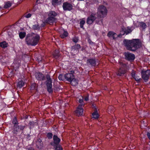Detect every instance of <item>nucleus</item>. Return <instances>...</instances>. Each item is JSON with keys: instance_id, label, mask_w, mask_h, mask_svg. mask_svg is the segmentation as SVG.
<instances>
[{"instance_id": "nucleus-13", "label": "nucleus", "mask_w": 150, "mask_h": 150, "mask_svg": "<svg viewBox=\"0 0 150 150\" xmlns=\"http://www.w3.org/2000/svg\"><path fill=\"white\" fill-rule=\"evenodd\" d=\"M107 36L113 40H115L117 37V34L112 31H110L108 33Z\"/></svg>"}, {"instance_id": "nucleus-9", "label": "nucleus", "mask_w": 150, "mask_h": 150, "mask_svg": "<svg viewBox=\"0 0 150 150\" xmlns=\"http://www.w3.org/2000/svg\"><path fill=\"white\" fill-rule=\"evenodd\" d=\"M53 142H51L50 144L55 146L56 145H58L60 141V139L57 135H54L53 137Z\"/></svg>"}, {"instance_id": "nucleus-49", "label": "nucleus", "mask_w": 150, "mask_h": 150, "mask_svg": "<svg viewBox=\"0 0 150 150\" xmlns=\"http://www.w3.org/2000/svg\"><path fill=\"white\" fill-rule=\"evenodd\" d=\"M28 150H35L32 147L29 148L28 149Z\"/></svg>"}, {"instance_id": "nucleus-31", "label": "nucleus", "mask_w": 150, "mask_h": 150, "mask_svg": "<svg viewBox=\"0 0 150 150\" xmlns=\"http://www.w3.org/2000/svg\"><path fill=\"white\" fill-rule=\"evenodd\" d=\"M26 33L24 32H21L19 33V36L21 39H23L25 36Z\"/></svg>"}, {"instance_id": "nucleus-33", "label": "nucleus", "mask_w": 150, "mask_h": 150, "mask_svg": "<svg viewBox=\"0 0 150 150\" xmlns=\"http://www.w3.org/2000/svg\"><path fill=\"white\" fill-rule=\"evenodd\" d=\"M58 78L60 80H62L64 81H65L64 75L63 76L62 74H60L58 76Z\"/></svg>"}, {"instance_id": "nucleus-40", "label": "nucleus", "mask_w": 150, "mask_h": 150, "mask_svg": "<svg viewBox=\"0 0 150 150\" xmlns=\"http://www.w3.org/2000/svg\"><path fill=\"white\" fill-rule=\"evenodd\" d=\"M78 38L77 37H74L72 39L73 41L75 43L77 42L78 41Z\"/></svg>"}, {"instance_id": "nucleus-16", "label": "nucleus", "mask_w": 150, "mask_h": 150, "mask_svg": "<svg viewBox=\"0 0 150 150\" xmlns=\"http://www.w3.org/2000/svg\"><path fill=\"white\" fill-rule=\"evenodd\" d=\"M56 18L49 17L45 20V23L51 25L54 22H56Z\"/></svg>"}, {"instance_id": "nucleus-46", "label": "nucleus", "mask_w": 150, "mask_h": 150, "mask_svg": "<svg viewBox=\"0 0 150 150\" xmlns=\"http://www.w3.org/2000/svg\"><path fill=\"white\" fill-rule=\"evenodd\" d=\"M132 77H133V78L135 77L136 76L135 74V72H133L132 73Z\"/></svg>"}, {"instance_id": "nucleus-28", "label": "nucleus", "mask_w": 150, "mask_h": 150, "mask_svg": "<svg viewBox=\"0 0 150 150\" xmlns=\"http://www.w3.org/2000/svg\"><path fill=\"white\" fill-rule=\"evenodd\" d=\"M12 4L10 1H7L5 3L4 6V8H7L10 7L11 6Z\"/></svg>"}, {"instance_id": "nucleus-48", "label": "nucleus", "mask_w": 150, "mask_h": 150, "mask_svg": "<svg viewBox=\"0 0 150 150\" xmlns=\"http://www.w3.org/2000/svg\"><path fill=\"white\" fill-rule=\"evenodd\" d=\"M147 136L149 138V139L150 140V132H148L147 133Z\"/></svg>"}, {"instance_id": "nucleus-32", "label": "nucleus", "mask_w": 150, "mask_h": 150, "mask_svg": "<svg viewBox=\"0 0 150 150\" xmlns=\"http://www.w3.org/2000/svg\"><path fill=\"white\" fill-rule=\"evenodd\" d=\"M92 117L95 119H97L98 118V115L97 112H93L92 114Z\"/></svg>"}, {"instance_id": "nucleus-29", "label": "nucleus", "mask_w": 150, "mask_h": 150, "mask_svg": "<svg viewBox=\"0 0 150 150\" xmlns=\"http://www.w3.org/2000/svg\"><path fill=\"white\" fill-rule=\"evenodd\" d=\"M96 23L100 25L103 24V19L101 18H98L96 21Z\"/></svg>"}, {"instance_id": "nucleus-24", "label": "nucleus", "mask_w": 150, "mask_h": 150, "mask_svg": "<svg viewBox=\"0 0 150 150\" xmlns=\"http://www.w3.org/2000/svg\"><path fill=\"white\" fill-rule=\"evenodd\" d=\"M36 145L38 148H40L42 146V142L40 139H39L37 140Z\"/></svg>"}, {"instance_id": "nucleus-30", "label": "nucleus", "mask_w": 150, "mask_h": 150, "mask_svg": "<svg viewBox=\"0 0 150 150\" xmlns=\"http://www.w3.org/2000/svg\"><path fill=\"white\" fill-rule=\"evenodd\" d=\"M139 24L140 26L143 29H144L146 27V25L143 22H139Z\"/></svg>"}, {"instance_id": "nucleus-44", "label": "nucleus", "mask_w": 150, "mask_h": 150, "mask_svg": "<svg viewBox=\"0 0 150 150\" xmlns=\"http://www.w3.org/2000/svg\"><path fill=\"white\" fill-rule=\"evenodd\" d=\"M31 16V14L30 13H28L25 16V17L27 18H29Z\"/></svg>"}, {"instance_id": "nucleus-51", "label": "nucleus", "mask_w": 150, "mask_h": 150, "mask_svg": "<svg viewBox=\"0 0 150 150\" xmlns=\"http://www.w3.org/2000/svg\"><path fill=\"white\" fill-rule=\"evenodd\" d=\"M117 37H121V36H122V35H120V34H119L118 35H117Z\"/></svg>"}, {"instance_id": "nucleus-37", "label": "nucleus", "mask_w": 150, "mask_h": 150, "mask_svg": "<svg viewBox=\"0 0 150 150\" xmlns=\"http://www.w3.org/2000/svg\"><path fill=\"white\" fill-rule=\"evenodd\" d=\"M32 28L34 30H37L39 28V27L38 24L33 25Z\"/></svg>"}, {"instance_id": "nucleus-1", "label": "nucleus", "mask_w": 150, "mask_h": 150, "mask_svg": "<svg viewBox=\"0 0 150 150\" xmlns=\"http://www.w3.org/2000/svg\"><path fill=\"white\" fill-rule=\"evenodd\" d=\"M126 49L130 51H134L141 46V42L139 39L132 40H124L123 42Z\"/></svg>"}, {"instance_id": "nucleus-11", "label": "nucleus", "mask_w": 150, "mask_h": 150, "mask_svg": "<svg viewBox=\"0 0 150 150\" xmlns=\"http://www.w3.org/2000/svg\"><path fill=\"white\" fill-rule=\"evenodd\" d=\"M74 76L72 73H67L64 74L65 81L70 82Z\"/></svg>"}, {"instance_id": "nucleus-34", "label": "nucleus", "mask_w": 150, "mask_h": 150, "mask_svg": "<svg viewBox=\"0 0 150 150\" xmlns=\"http://www.w3.org/2000/svg\"><path fill=\"white\" fill-rule=\"evenodd\" d=\"M12 123L14 124V125H18L17 124H18V122L16 118L15 117L13 119Z\"/></svg>"}, {"instance_id": "nucleus-8", "label": "nucleus", "mask_w": 150, "mask_h": 150, "mask_svg": "<svg viewBox=\"0 0 150 150\" xmlns=\"http://www.w3.org/2000/svg\"><path fill=\"white\" fill-rule=\"evenodd\" d=\"M124 55L125 59L129 61H133L135 58L134 55L130 52H125L124 53Z\"/></svg>"}, {"instance_id": "nucleus-22", "label": "nucleus", "mask_w": 150, "mask_h": 150, "mask_svg": "<svg viewBox=\"0 0 150 150\" xmlns=\"http://www.w3.org/2000/svg\"><path fill=\"white\" fill-rule=\"evenodd\" d=\"M48 15L49 17L54 18V17L57 16V14L55 11H51L50 12Z\"/></svg>"}, {"instance_id": "nucleus-4", "label": "nucleus", "mask_w": 150, "mask_h": 150, "mask_svg": "<svg viewBox=\"0 0 150 150\" xmlns=\"http://www.w3.org/2000/svg\"><path fill=\"white\" fill-rule=\"evenodd\" d=\"M46 78L47 79L46 85L47 91L49 93H52L53 92L52 80L49 74L46 75Z\"/></svg>"}, {"instance_id": "nucleus-21", "label": "nucleus", "mask_w": 150, "mask_h": 150, "mask_svg": "<svg viewBox=\"0 0 150 150\" xmlns=\"http://www.w3.org/2000/svg\"><path fill=\"white\" fill-rule=\"evenodd\" d=\"M24 85V82L22 80L17 82V86L18 88H20L23 87Z\"/></svg>"}, {"instance_id": "nucleus-14", "label": "nucleus", "mask_w": 150, "mask_h": 150, "mask_svg": "<svg viewBox=\"0 0 150 150\" xmlns=\"http://www.w3.org/2000/svg\"><path fill=\"white\" fill-rule=\"evenodd\" d=\"M36 78L38 80H43L45 79V76L43 74L38 72H36L35 74Z\"/></svg>"}, {"instance_id": "nucleus-12", "label": "nucleus", "mask_w": 150, "mask_h": 150, "mask_svg": "<svg viewBox=\"0 0 150 150\" xmlns=\"http://www.w3.org/2000/svg\"><path fill=\"white\" fill-rule=\"evenodd\" d=\"M82 106V105H79L75 111L76 115L78 116L82 115L83 113V110Z\"/></svg>"}, {"instance_id": "nucleus-18", "label": "nucleus", "mask_w": 150, "mask_h": 150, "mask_svg": "<svg viewBox=\"0 0 150 150\" xmlns=\"http://www.w3.org/2000/svg\"><path fill=\"white\" fill-rule=\"evenodd\" d=\"M62 0H52V4L53 6H55L59 5L62 3Z\"/></svg>"}, {"instance_id": "nucleus-17", "label": "nucleus", "mask_w": 150, "mask_h": 150, "mask_svg": "<svg viewBox=\"0 0 150 150\" xmlns=\"http://www.w3.org/2000/svg\"><path fill=\"white\" fill-rule=\"evenodd\" d=\"M87 63L91 66H95L96 65V61L94 59H89L87 60Z\"/></svg>"}, {"instance_id": "nucleus-3", "label": "nucleus", "mask_w": 150, "mask_h": 150, "mask_svg": "<svg viewBox=\"0 0 150 150\" xmlns=\"http://www.w3.org/2000/svg\"><path fill=\"white\" fill-rule=\"evenodd\" d=\"M98 17L100 18H104L107 15L108 10L103 5L100 6L98 9Z\"/></svg>"}, {"instance_id": "nucleus-39", "label": "nucleus", "mask_w": 150, "mask_h": 150, "mask_svg": "<svg viewBox=\"0 0 150 150\" xmlns=\"http://www.w3.org/2000/svg\"><path fill=\"white\" fill-rule=\"evenodd\" d=\"M52 134L51 133H49L47 134V137L49 139H51L52 138Z\"/></svg>"}, {"instance_id": "nucleus-38", "label": "nucleus", "mask_w": 150, "mask_h": 150, "mask_svg": "<svg viewBox=\"0 0 150 150\" xmlns=\"http://www.w3.org/2000/svg\"><path fill=\"white\" fill-rule=\"evenodd\" d=\"M37 86V85L35 83H33L31 85V89L32 90L34 89Z\"/></svg>"}, {"instance_id": "nucleus-26", "label": "nucleus", "mask_w": 150, "mask_h": 150, "mask_svg": "<svg viewBox=\"0 0 150 150\" xmlns=\"http://www.w3.org/2000/svg\"><path fill=\"white\" fill-rule=\"evenodd\" d=\"M8 44L5 41H3L0 42V46L2 48H5L7 47Z\"/></svg>"}, {"instance_id": "nucleus-50", "label": "nucleus", "mask_w": 150, "mask_h": 150, "mask_svg": "<svg viewBox=\"0 0 150 150\" xmlns=\"http://www.w3.org/2000/svg\"><path fill=\"white\" fill-rule=\"evenodd\" d=\"M88 42L90 44H92L93 43V42H92L90 40H88Z\"/></svg>"}, {"instance_id": "nucleus-6", "label": "nucleus", "mask_w": 150, "mask_h": 150, "mask_svg": "<svg viewBox=\"0 0 150 150\" xmlns=\"http://www.w3.org/2000/svg\"><path fill=\"white\" fill-rule=\"evenodd\" d=\"M120 68L118 71L117 74L118 76H122L126 73V65L125 64H121Z\"/></svg>"}, {"instance_id": "nucleus-20", "label": "nucleus", "mask_w": 150, "mask_h": 150, "mask_svg": "<svg viewBox=\"0 0 150 150\" xmlns=\"http://www.w3.org/2000/svg\"><path fill=\"white\" fill-rule=\"evenodd\" d=\"M71 84L73 86H75L78 84V80L75 78V76L70 82Z\"/></svg>"}, {"instance_id": "nucleus-35", "label": "nucleus", "mask_w": 150, "mask_h": 150, "mask_svg": "<svg viewBox=\"0 0 150 150\" xmlns=\"http://www.w3.org/2000/svg\"><path fill=\"white\" fill-rule=\"evenodd\" d=\"M85 21L84 20H82L80 21V27L81 28L84 29V28H83V25L85 24Z\"/></svg>"}, {"instance_id": "nucleus-7", "label": "nucleus", "mask_w": 150, "mask_h": 150, "mask_svg": "<svg viewBox=\"0 0 150 150\" xmlns=\"http://www.w3.org/2000/svg\"><path fill=\"white\" fill-rule=\"evenodd\" d=\"M96 19V14L92 13L87 18L86 23L88 24H91L95 21Z\"/></svg>"}, {"instance_id": "nucleus-15", "label": "nucleus", "mask_w": 150, "mask_h": 150, "mask_svg": "<svg viewBox=\"0 0 150 150\" xmlns=\"http://www.w3.org/2000/svg\"><path fill=\"white\" fill-rule=\"evenodd\" d=\"M122 31L124 32L122 35H124L125 34H126V35H127L131 33L132 31V30H131V28L129 27H127V28L124 27H122Z\"/></svg>"}, {"instance_id": "nucleus-41", "label": "nucleus", "mask_w": 150, "mask_h": 150, "mask_svg": "<svg viewBox=\"0 0 150 150\" xmlns=\"http://www.w3.org/2000/svg\"><path fill=\"white\" fill-rule=\"evenodd\" d=\"M134 78L138 82L139 81L140 79H141L140 78H139V77L137 76H135Z\"/></svg>"}, {"instance_id": "nucleus-27", "label": "nucleus", "mask_w": 150, "mask_h": 150, "mask_svg": "<svg viewBox=\"0 0 150 150\" xmlns=\"http://www.w3.org/2000/svg\"><path fill=\"white\" fill-rule=\"evenodd\" d=\"M68 35V33L65 30H64V32L60 35V37L62 38H64L67 37Z\"/></svg>"}, {"instance_id": "nucleus-52", "label": "nucleus", "mask_w": 150, "mask_h": 150, "mask_svg": "<svg viewBox=\"0 0 150 150\" xmlns=\"http://www.w3.org/2000/svg\"><path fill=\"white\" fill-rule=\"evenodd\" d=\"M2 8L1 7V6H0V10H1V8Z\"/></svg>"}, {"instance_id": "nucleus-43", "label": "nucleus", "mask_w": 150, "mask_h": 150, "mask_svg": "<svg viewBox=\"0 0 150 150\" xmlns=\"http://www.w3.org/2000/svg\"><path fill=\"white\" fill-rule=\"evenodd\" d=\"M75 45L76 46V47L78 50L81 48V46L79 44H76Z\"/></svg>"}, {"instance_id": "nucleus-5", "label": "nucleus", "mask_w": 150, "mask_h": 150, "mask_svg": "<svg viewBox=\"0 0 150 150\" xmlns=\"http://www.w3.org/2000/svg\"><path fill=\"white\" fill-rule=\"evenodd\" d=\"M142 77L146 82L148 81L150 76V70H147L146 71L142 70L141 71Z\"/></svg>"}, {"instance_id": "nucleus-23", "label": "nucleus", "mask_w": 150, "mask_h": 150, "mask_svg": "<svg viewBox=\"0 0 150 150\" xmlns=\"http://www.w3.org/2000/svg\"><path fill=\"white\" fill-rule=\"evenodd\" d=\"M53 55L56 59H58L60 56L59 51L58 50H56L53 54Z\"/></svg>"}, {"instance_id": "nucleus-42", "label": "nucleus", "mask_w": 150, "mask_h": 150, "mask_svg": "<svg viewBox=\"0 0 150 150\" xmlns=\"http://www.w3.org/2000/svg\"><path fill=\"white\" fill-rule=\"evenodd\" d=\"M19 126V129L21 130H23L24 129L25 126H23L22 125H20Z\"/></svg>"}, {"instance_id": "nucleus-45", "label": "nucleus", "mask_w": 150, "mask_h": 150, "mask_svg": "<svg viewBox=\"0 0 150 150\" xmlns=\"http://www.w3.org/2000/svg\"><path fill=\"white\" fill-rule=\"evenodd\" d=\"M84 100L86 101H87L88 100V96H87L84 98Z\"/></svg>"}, {"instance_id": "nucleus-19", "label": "nucleus", "mask_w": 150, "mask_h": 150, "mask_svg": "<svg viewBox=\"0 0 150 150\" xmlns=\"http://www.w3.org/2000/svg\"><path fill=\"white\" fill-rule=\"evenodd\" d=\"M79 52V50L76 47V46L75 45L71 47V53L73 54L74 53V55H75L77 53Z\"/></svg>"}, {"instance_id": "nucleus-47", "label": "nucleus", "mask_w": 150, "mask_h": 150, "mask_svg": "<svg viewBox=\"0 0 150 150\" xmlns=\"http://www.w3.org/2000/svg\"><path fill=\"white\" fill-rule=\"evenodd\" d=\"M83 99L80 98L79 100V102L81 103H82L83 102Z\"/></svg>"}, {"instance_id": "nucleus-25", "label": "nucleus", "mask_w": 150, "mask_h": 150, "mask_svg": "<svg viewBox=\"0 0 150 150\" xmlns=\"http://www.w3.org/2000/svg\"><path fill=\"white\" fill-rule=\"evenodd\" d=\"M19 129V125H14V128L13 130L12 131L13 133L14 134H16L17 133L18 129Z\"/></svg>"}, {"instance_id": "nucleus-2", "label": "nucleus", "mask_w": 150, "mask_h": 150, "mask_svg": "<svg viewBox=\"0 0 150 150\" xmlns=\"http://www.w3.org/2000/svg\"><path fill=\"white\" fill-rule=\"evenodd\" d=\"M39 35L37 33H31L28 34L25 38V42L28 45L35 46L38 43Z\"/></svg>"}, {"instance_id": "nucleus-36", "label": "nucleus", "mask_w": 150, "mask_h": 150, "mask_svg": "<svg viewBox=\"0 0 150 150\" xmlns=\"http://www.w3.org/2000/svg\"><path fill=\"white\" fill-rule=\"evenodd\" d=\"M55 148V150H62V146L60 145H56Z\"/></svg>"}, {"instance_id": "nucleus-10", "label": "nucleus", "mask_w": 150, "mask_h": 150, "mask_svg": "<svg viewBox=\"0 0 150 150\" xmlns=\"http://www.w3.org/2000/svg\"><path fill=\"white\" fill-rule=\"evenodd\" d=\"M72 6L70 4L67 2H65L63 3V8L64 11H70L72 8Z\"/></svg>"}]
</instances>
